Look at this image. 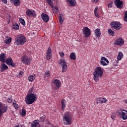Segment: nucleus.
<instances>
[{"label": "nucleus", "mask_w": 127, "mask_h": 127, "mask_svg": "<svg viewBox=\"0 0 127 127\" xmlns=\"http://www.w3.org/2000/svg\"><path fill=\"white\" fill-rule=\"evenodd\" d=\"M104 71L101 67H97L95 68V71L93 72V79L95 82H99L100 78L103 77Z\"/></svg>", "instance_id": "1"}, {"label": "nucleus", "mask_w": 127, "mask_h": 127, "mask_svg": "<svg viewBox=\"0 0 127 127\" xmlns=\"http://www.w3.org/2000/svg\"><path fill=\"white\" fill-rule=\"evenodd\" d=\"M37 100V95L36 94L30 93L28 94L25 98V102L27 105L33 104Z\"/></svg>", "instance_id": "2"}, {"label": "nucleus", "mask_w": 127, "mask_h": 127, "mask_svg": "<svg viewBox=\"0 0 127 127\" xmlns=\"http://www.w3.org/2000/svg\"><path fill=\"white\" fill-rule=\"evenodd\" d=\"M64 124L67 126L72 124V116L69 112H67L64 114L63 117Z\"/></svg>", "instance_id": "3"}, {"label": "nucleus", "mask_w": 127, "mask_h": 127, "mask_svg": "<svg viewBox=\"0 0 127 127\" xmlns=\"http://www.w3.org/2000/svg\"><path fill=\"white\" fill-rule=\"evenodd\" d=\"M26 37L22 34H20L17 36L16 42L17 45H23L26 42Z\"/></svg>", "instance_id": "4"}, {"label": "nucleus", "mask_w": 127, "mask_h": 127, "mask_svg": "<svg viewBox=\"0 0 127 127\" xmlns=\"http://www.w3.org/2000/svg\"><path fill=\"white\" fill-rule=\"evenodd\" d=\"M110 24L113 29H115L116 30H120V29L122 28V24H121V23L119 22H111Z\"/></svg>", "instance_id": "5"}, {"label": "nucleus", "mask_w": 127, "mask_h": 127, "mask_svg": "<svg viewBox=\"0 0 127 127\" xmlns=\"http://www.w3.org/2000/svg\"><path fill=\"white\" fill-rule=\"evenodd\" d=\"M126 113H127V111L125 110L120 109L117 111V115L119 116L121 119L123 120H127V115Z\"/></svg>", "instance_id": "6"}, {"label": "nucleus", "mask_w": 127, "mask_h": 127, "mask_svg": "<svg viewBox=\"0 0 127 127\" xmlns=\"http://www.w3.org/2000/svg\"><path fill=\"white\" fill-rule=\"evenodd\" d=\"M59 64H61V65H63V73H64V72H66V71H67V69H68V66H67V62L65 61V60L61 59Z\"/></svg>", "instance_id": "7"}, {"label": "nucleus", "mask_w": 127, "mask_h": 127, "mask_svg": "<svg viewBox=\"0 0 127 127\" xmlns=\"http://www.w3.org/2000/svg\"><path fill=\"white\" fill-rule=\"evenodd\" d=\"M114 3L117 8L122 9L124 6V2L121 0H114Z\"/></svg>", "instance_id": "8"}, {"label": "nucleus", "mask_w": 127, "mask_h": 127, "mask_svg": "<svg viewBox=\"0 0 127 127\" xmlns=\"http://www.w3.org/2000/svg\"><path fill=\"white\" fill-rule=\"evenodd\" d=\"M82 31L85 37H89L91 35V30L88 27H84Z\"/></svg>", "instance_id": "9"}, {"label": "nucleus", "mask_w": 127, "mask_h": 127, "mask_svg": "<svg viewBox=\"0 0 127 127\" xmlns=\"http://www.w3.org/2000/svg\"><path fill=\"white\" fill-rule=\"evenodd\" d=\"M21 61H22V62L24 64L29 65V64H30L31 59L30 58H28L26 56H24L21 58Z\"/></svg>", "instance_id": "10"}, {"label": "nucleus", "mask_w": 127, "mask_h": 127, "mask_svg": "<svg viewBox=\"0 0 127 127\" xmlns=\"http://www.w3.org/2000/svg\"><path fill=\"white\" fill-rule=\"evenodd\" d=\"M21 61H22V62L24 64L29 65V64H30L31 59L30 58H28L26 56H24L21 58Z\"/></svg>", "instance_id": "11"}, {"label": "nucleus", "mask_w": 127, "mask_h": 127, "mask_svg": "<svg viewBox=\"0 0 127 127\" xmlns=\"http://www.w3.org/2000/svg\"><path fill=\"white\" fill-rule=\"evenodd\" d=\"M100 63V65H102V66H107L109 64V62L108 59L105 58V57H102L101 58Z\"/></svg>", "instance_id": "12"}, {"label": "nucleus", "mask_w": 127, "mask_h": 127, "mask_svg": "<svg viewBox=\"0 0 127 127\" xmlns=\"http://www.w3.org/2000/svg\"><path fill=\"white\" fill-rule=\"evenodd\" d=\"M124 44H125V41L122 38L117 39L115 42L114 43V45H119V46H123Z\"/></svg>", "instance_id": "13"}, {"label": "nucleus", "mask_w": 127, "mask_h": 127, "mask_svg": "<svg viewBox=\"0 0 127 127\" xmlns=\"http://www.w3.org/2000/svg\"><path fill=\"white\" fill-rule=\"evenodd\" d=\"M5 63H6L7 65L11 66V67H15V64L13 63V61L11 59V58H8L5 61Z\"/></svg>", "instance_id": "14"}, {"label": "nucleus", "mask_w": 127, "mask_h": 127, "mask_svg": "<svg viewBox=\"0 0 127 127\" xmlns=\"http://www.w3.org/2000/svg\"><path fill=\"white\" fill-rule=\"evenodd\" d=\"M26 15L27 16H32V17H35L36 16V13H35V11L30 10L28 9L26 10Z\"/></svg>", "instance_id": "15"}, {"label": "nucleus", "mask_w": 127, "mask_h": 127, "mask_svg": "<svg viewBox=\"0 0 127 127\" xmlns=\"http://www.w3.org/2000/svg\"><path fill=\"white\" fill-rule=\"evenodd\" d=\"M41 17L44 22H48L49 21V16L46 13H42L41 14Z\"/></svg>", "instance_id": "16"}, {"label": "nucleus", "mask_w": 127, "mask_h": 127, "mask_svg": "<svg viewBox=\"0 0 127 127\" xmlns=\"http://www.w3.org/2000/svg\"><path fill=\"white\" fill-rule=\"evenodd\" d=\"M51 58H52V50L50 47H49L47 51V59L48 60H50Z\"/></svg>", "instance_id": "17"}, {"label": "nucleus", "mask_w": 127, "mask_h": 127, "mask_svg": "<svg viewBox=\"0 0 127 127\" xmlns=\"http://www.w3.org/2000/svg\"><path fill=\"white\" fill-rule=\"evenodd\" d=\"M54 84H55L57 90H58L60 87H61V82H60V80L58 79H55L54 81L52 82Z\"/></svg>", "instance_id": "18"}, {"label": "nucleus", "mask_w": 127, "mask_h": 127, "mask_svg": "<svg viewBox=\"0 0 127 127\" xmlns=\"http://www.w3.org/2000/svg\"><path fill=\"white\" fill-rule=\"evenodd\" d=\"M107 99L104 98H99L96 99V104H103L107 102Z\"/></svg>", "instance_id": "19"}, {"label": "nucleus", "mask_w": 127, "mask_h": 127, "mask_svg": "<svg viewBox=\"0 0 127 127\" xmlns=\"http://www.w3.org/2000/svg\"><path fill=\"white\" fill-rule=\"evenodd\" d=\"M10 2L13 3L15 6L20 5V0H10Z\"/></svg>", "instance_id": "20"}, {"label": "nucleus", "mask_w": 127, "mask_h": 127, "mask_svg": "<svg viewBox=\"0 0 127 127\" xmlns=\"http://www.w3.org/2000/svg\"><path fill=\"white\" fill-rule=\"evenodd\" d=\"M6 55L4 53H2L0 55V61L2 63L5 62V58H6Z\"/></svg>", "instance_id": "21"}, {"label": "nucleus", "mask_w": 127, "mask_h": 127, "mask_svg": "<svg viewBox=\"0 0 127 127\" xmlns=\"http://www.w3.org/2000/svg\"><path fill=\"white\" fill-rule=\"evenodd\" d=\"M95 36L97 38V37L99 38L101 37V30L100 29L97 28L95 31Z\"/></svg>", "instance_id": "22"}, {"label": "nucleus", "mask_w": 127, "mask_h": 127, "mask_svg": "<svg viewBox=\"0 0 127 127\" xmlns=\"http://www.w3.org/2000/svg\"><path fill=\"white\" fill-rule=\"evenodd\" d=\"M8 69V66L6 65L5 64H1V72H3L5 70H7Z\"/></svg>", "instance_id": "23"}, {"label": "nucleus", "mask_w": 127, "mask_h": 127, "mask_svg": "<svg viewBox=\"0 0 127 127\" xmlns=\"http://www.w3.org/2000/svg\"><path fill=\"white\" fill-rule=\"evenodd\" d=\"M66 107V100L63 99H62V110L63 111Z\"/></svg>", "instance_id": "24"}, {"label": "nucleus", "mask_w": 127, "mask_h": 127, "mask_svg": "<svg viewBox=\"0 0 127 127\" xmlns=\"http://www.w3.org/2000/svg\"><path fill=\"white\" fill-rule=\"evenodd\" d=\"M67 2L70 3L71 6H76V1L75 0H67Z\"/></svg>", "instance_id": "25"}, {"label": "nucleus", "mask_w": 127, "mask_h": 127, "mask_svg": "<svg viewBox=\"0 0 127 127\" xmlns=\"http://www.w3.org/2000/svg\"><path fill=\"white\" fill-rule=\"evenodd\" d=\"M39 124V121H34L33 123L31 125V127H36L38 126Z\"/></svg>", "instance_id": "26"}, {"label": "nucleus", "mask_w": 127, "mask_h": 127, "mask_svg": "<svg viewBox=\"0 0 127 127\" xmlns=\"http://www.w3.org/2000/svg\"><path fill=\"white\" fill-rule=\"evenodd\" d=\"M59 19L61 24H62V23L64 21V19H63V15L62 14H60L59 15Z\"/></svg>", "instance_id": "27"}, {"label": "nucleus", "mask_w": 127, "mask_h": 127, "mask_svg": "<svg viewBox=\"0 0 127 127\" xmlns=\"http://www.w3.org/2000/svg\"><path fill=\"white\" fill-rule=\"evenodd\" d=\"M123 56L124 55H123V53H122V52H120L117 57L118 61H120V60H121Z\"/></svg>", "instance_id": "28"}, {"label": "nucleus", "mask_w": 127, "mask_h": 127, "mask_svg": "<svg viewBox=\"0 0 127 127\" xmlns=\"http://www.w3.org/2000/svg\"><path fill=\"white\" fill-rule=\"evenodd\" d=\"M52 1H53V0H47V2L52 7V8H54V5H53V2Z\"/></svg>", "instance_id": "29"}, {"label": "nucleus", "mask_w": 127, "mask_h": 127, "mask_svg": "<svg viewBox=\"0 0 127 127\" xmlns=\"http://www.w3.org/2000/svg\"><path fill=\"white\" fill-rule=\"evenodd\" d=\"M12 28H13V29L17 30V29L19 28V25H18V24L14 23L13 24Z\"/></svg>", "instance_id": "30"}, {"label": "nucleus", "mask_w": 127, "mask_h": 127, "mask_svg": "<svg viewBox=\"0 0 127 127\" xmlns=\"http://www.w3.org/2000/svg\"><path fill=\"white\" fill-rule=\"evenodd\" d=\"M108 33H109V34H110L112 36H115V32L112 30V29L111 28L109 29L108 30Z\"/></svg>", "instance_id": "31"}, {"label": "nucleus", "mask_w": 127, "mask_h": 127, "mask_svg": "<svg viewBox=\"0 0 127 127\" xmlns=\"http://www.w3.org/2000/svg\"><path fill=\"white\" fill-rule=\"evenodd\" d=\"M34 76H35V75L33 74L31 75L28 77V80L30 81V82H32V81H34V80L35 79V77Z\"/></svg>", "instance_id": "32"}, {"label": "nucleus", "mask_w": 127, "mask_h": 127, "mask_svg": "<svg viewBox=\"0 0 127 127\" xmlns=\"http://www.w3.org/2000/svg\"><path fill=\"white\" fill-rule=\"evenodd\" d=\"M69 56L70 59H72V60H76V56H75V53H72Z\"/></svg>", "instance_id": "33"}, {"label": "nucleus", "mask_w": 127, "mask_h": 127, "mask_svg": "<svg viewBox=\"0 0 127 127\" xmlns=\"http://www.w3.org/2000/svg\"><path fill=\"white\" fill-rule=\"evenodd\" d=\"M50 76V71L48 70L47 72L45 73V75L44 76V78H48V77Z\"/></svg>", "instance_id": "34"}, {"label": "nucleus", "mask_w": 127, "mask_h": 127, "mask_svg": "<svg viewBox=\"0 0 127 127\" xmlns=\"http://www.w3.org/2000/svg\"><path fill=\"white\" fill-rule=\"evenodd\" d=\"M2 115V103L0 102V118Z\"/></svg>", "instance_id": "35"}, {"label": "nucleus", "mask_w": 127, "mask_h": 127, "mask_svg": "<svg viewBox=\"0 0 127 127\" xmlns=\"http://www.w3.org/2000/svg\"><path fill=\"white\" fill-rule=\"evenodd\" d=\"M21 116H22V117H25V116H26V110H25L24 108L22 109Z\"/></svg>", "instance_id": "36"}, {"label": "nucleus", "mask_w": 127, "mask_h": 127, "mask_svg": "<svg viewBox=\"0 0 127 127\" xmlns=\"http://www.w3.org/2000/svg\"><path fill=\"white\" fill-rule=\"evenodd\" d=\"M4 42L6 43V44H8V45L10 44V42H11V38H10L9 39H7V40H5L4 41Z\"/></svg>", "instance_id": "37"}, {"label": "nucleus", "mask_w": 127, "mask_h": 127, "mask_svg": "<svg viewBox=\"0 0 127 127\" xmlns=\"http://www.w3.org/2000/svg\"><path fill=\"white\" fill-rule=\"evenodd\" d=\"M20 23L22 24L24 26L25 25V21H24V19L23 18H20L19 19Z\"/></svg>", "instance_id": "38"}, {"label": "nucleus", "mask_w": 127, "mask_h": 127, "mask_svg": "<svg viewBox=\"0 0 127 127\" xmlns=\"http://www.w3.org/2000/svg\"><path fill=\"white\" fill-rule=\"evenodd\" d=\"M6 112H7V107L3 108L2 104V114H3V113H6Z\"/></svg>", "instance_id": "39"}, {"label": "nucleus", "mask_w": 127, "mask_h": 127, "mask_svg": "<svg viewBox=\"0 0 127 127\" xmlns=\"http://www.w3.org/2000/svg\"><path fill=\"white\" fill-rule=\"evenodd\" d=\"M124 19L125 22H127V11H126L125 12Z\"/></svg>", "instance_id": "40"}, {"label": "nucleus", "mask_w": 127, "mask_h": 127, "mask_svg": "<svg viewBox=\"0 0 127 127\" xmlns=\"http://www.w3.org/2000/svg\"><path fill=\"white\" fill-rule=\"evenodd\" d=\"M59 54H60L61 57H62V58H63V57H64V56H65V54H64V53L63 52H60L59 53Z\"/></svg>", "instance_id": "41"}, {"label": "nucleus", "mask_w": 127, "mask_h": 127, "mask_svg": "<svg viewBox=\"0 0 127 127\" xmlns=\"http://www.w3.org/2000/svg\"><path fill=\"white\" fill-rule=\"evenodd\" d=\"M14 107L16 110H18V105L16 103H13Z\"/></svg>", "instance_id": "42"}, {"label": "nucleus", "mask_w": 127, "mask_h": 127, "mask_svg": "<svg viewBox=\"0 0 127 127\" xmlns=\"http://www.w3.org/2000/svg\"><path fill=\"white\" fill-rule=\"evenodd\" d=\"M113 3H114V2L111 1L109 4H108V7H113Z\"/></svg>", "instance_id": "43"}, {"label": "nucleus", "mask_w": 127, "mask_h": 127, "mask_svg": "<svg viewBox=\"0 0 127 127\" xmlns=\"http://www.w3.org/2000/svg\"><path fill=\"white\" fill-rule=\"evenodd\" d=\"M7 102H8V103L10 104L12 102V99H11V98H8L7 99Z\"/></svg>", "instance_id": "44"}, {"label": "nucleus", "mask_w": 127, "mask_h": 127, "mask_svg": "<svg viewBox=\"0 0 127 127\" xmlns=\"http://www.w3.org/2000/svg\"><path fill=\"white\" fill-rule=\"evenodd\" d=\"M116 118V115L115 114H113L112 115H111V119H112V120L113 121H115V118Z\"/></svg>", "instance_id": "45"}, {"label": "nucleus", "mask_w": 127, "mask_h": 127, "mask_svg": "<svg viewBox=\"0 0 127 127\" xmlns=\"http://www.w3.org/2000/svg\"><path fill=\"white\" fill-rule=\"evenodd\" d=\"M40 121L41 123H42L43 122H44V117L42 116L40 120Z\"/></svg>", "instance_id": "46"}, {"label": "nucleus", "mask_w": 127, "mask_h": 127, "mask_svg": "<svg viewBox=\"0 0 127 127\" xmlns=\"http://www.w3.org/2000/svg\"><path fill=\"white\" fill-rule=\"evenodd\" d=\"M94 14H95V16L96 17H100V16L99 15V14H98V12H95L94 13Z\"/></svg>", "instance_id": "47"}, {"label": "nucleus", "mask_w": 127, "mask_h": 127, "mask_svg": "<svg viewBox=\"0 0 127 127\" xmlns=\"http://www.w3.org/2000/svg\"><path fill=\"white\" fill-rule=\"evenodd\" d=\"M33 90H34V87H32L29 91L30 93H32L33 92Z\"/></svg>", "instance_id": "48"}, {"label": "nucleus", "mask_w": 127, "mask_h": 127, "mask_svg": "<svg viewBox=\"0 0 127 127\" xmlns=\"http://www.w3.org/2000/svg\"><path fill=\"white\" fill-rule=\"evenodd\" d=\"M98 12V6H96L94 9V13Z\"/></svg>", "instance_id": "49"}, {"label": "nucleus", "mask_w": 127, "mask_h": 127, "mask_svg": "<svg viewBox=\"0 0 127 127\" xmlns=\"http://www.w3.org/2000/svg\"><path fill=\"white\" fill-rule=\"evenodd\" d=\"M3 3H7V0H1Z\"/></svg>", "instance_id": "50"}, {"label": "nucleus", "mask_w": 127, "mask_h": 127, "mask_svg": "<svg viewBox=\"0 0 127 127\" xmlns=\"http://www.w3.org/2000/svg\"><path fill=\"white\" fill-rule=\"evenodd\" d=\"M54 9H55V10L58 12V7L56 6V7L54 8Z\"/></svg>", "instance_id": "51"}, {"label": "nucleus", "mask_w": 127, "mask_h": 127, "mask_svg": "<svg viewBox=\"0 0 127 127\" xmlns=\"http://www.w3.org/2000/svg\"><path fill=\"white\" fill-rule=\"evenodd\" d=\"M23 74V72L22 71H21L19 72V76H21V75H22Z\"/></svg>", "instance_id": "52"}, {"label": "nucleus", "mask_w": 127, "mask_h": 127, "mask_svg": "<svg viewBox=\"0 0 127 127\" xmlns=\"http://www.w3.org/2000/svg\"><path fill=\"white\" fill-rule=\"evenodd\" d=\"M92 2H98L99 0H92Z\"/></svg>", "instance_id": "53"}, {"label": "nucleus", "mask_w": 127, "mask_h": 127, "mask_svg": "<svg viewBox=\"0 0 127 127\" xmlns=\"http://www.w3.org/2000/svg\"><path fill=\"white\" fill-rule=\"evenodd\" d=\"M53 13H56L58 12L56 11V10H55V9H53Z\"/></svg>", "instance_id": "54"}, {"label": "nucleus", "mask_w": 127, "mask_h": 127, "mask_svg": "<svg viewBox=\"0 0 127 127\" xmlns=\"http://www.w3.org/2000/svg\"><path fill=\"white\" fill-rule=\"evenodd\" d=\"M124 103H126V104H127V99L124 101Z\"/></svg>", "instance_id": "55"}, {"label": "nucleus", "mask_w": 127, "mask_h": 127, "mask_svg": "<svg viewBox=\"0 0 127 127\" xmlns=\"http://www.w3.org/2000/svg\"><path fill=\"white\" fill-rule=\"evenodd\" d=\"M16 127H22V125H18V126H17Z\"/></svg>", "instance_id": "56"}, {"label": "nucleus", "mask_w": 127, "mask_h": 127, "mask_svg": "<svg viewBox=\"0 0 127 127\" xmlns=\"http://www.w3.org/2000/svg\"><path fill=\"white\" fill-rule=\"evenodd\" d=\"M8 17H9V20L10 19V15H8Z\"/></svg>", "instance_id": "57"}, {"label": "nucleus", "mask_w": 127, "mask_h": 127, "mask_svg": "<svg viewBox=\"0 0 127 127\" xmlns=\"http://www.w3.org/2000/svg\"><path fill=\"white\" fill-rule=\"evenodd\" d=\"M37 127H40V126H38Z\"/></svg>", "instance_id": "58"}, {"label": "nucleus", "mask_w": 127, "mask_h": 127, "mask_svg": "<svg viewBox=\"0 0 127 127\" xmlns=\"http://www.w3.org/2000/svg\"><path fill=\"white\" fill-rule=\"evenodd\" d=\"M81 16V15H79V17Z\"/></svg>", "instance_id": "59"}]
</instances>
